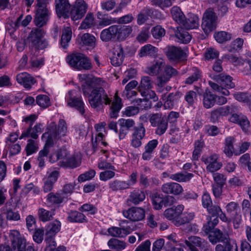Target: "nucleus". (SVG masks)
Returning <instances> with one entry per match:
<instances>
[{
    "instance_id": "1",
    "label": "nucleus",
    "mask_w": 251,
    "mask_h": 251,
    "mask_svg": "<svg viewBox=\"0 0 251 251\" xmlns=\"http://www.w3.org/2000/svg\"><path fill=\"white\" fill-rule=\"evenodd\" d=\"M106 82L100 78H94L82 85L84 96L88 98L90 106L96 108L104 104L108 105L111 100L104 89Z\"/></svg>"
},
{
    "instance_id": "2",
    "label": "nucleus",
    "mask_w": 251,
    "mask_h": 251,
    "mask_svg": "<svg viewBox=\"0 0 251 251\" xmlns=\"http://www.w3.org/2000/svg\"><path fill=\"white\" fill-rule=\"evenodd\" d=\"M44 31L40 28H33L30 32L27 38L29 47L30 49L31 63L32 66L40 67L44 64V59L42 58H36L39 54V50H43L48 46V42L41 40Z\"/></svg>"
},
{
    "instance_id": "3",
    "label": "nucleus",
    "mask_w": 251,
    "mask_h": 251,
    "mask_svg": "<svg viewBox=\"0 0 251 251\" xmlns=\"http://www.w3.org/2000/svg\"><path fill=\"white\" fill-rule=\"evenodd\" d=\"M132 31V27L129 25H114L101 31L100 39L104 42L110 40L124 41Z\"/></svg>"
},
{
    "instance_id": "4",
    "label": "nucleus",
    "mask_w": 251,
    "mask_h": 251,
    "mask_svg": "<svg viewBox=\"0 0 251 251\" xmlns=\"http://www.w3.org/2000/svg\"><path fill=\"white\" fill-rule=\"evenodd\" d=\"M48 132L44 133L42 138L46 137L48 134V139L46 143L50 146L54 144L53 140L59 139L66 135L67 132V127L65 121L63 119H60L58 125L54 122L50 124L48 127Z\"/></svg>"
},
{
    "instance_id": "5",
    "label": "nucleus",
    "mask_w": 251,
    "mask_h": 251,
    "mask_svg": "<svg viewBox=\"0 0 251 251\" xmlns=\"http://www.w3.org/2000/svg\"><path fill=\"white\" fill-rule=\"evenodd\" d=\"M66 61L71 67L78 70H89L92 68L90 60L80 53L75 52L68 55Z\"/></svg>"
},
{
    "instance_id": "6",
    "label": "nucleus",
    "mask_w": 251,
    "mask_h": 251,
    "mask_svg": "<svg viewBox=\"0 0 251 251\" xmlns=\"http://www.w3.org/2000/svg\"><path fill=\"white\" fill-rule=\"evenodd\" d=\"M12 248L15 251H37L33 245H26V240L16 230H11L9 235Z\"/></svg>"
},
{
    "instance_id": "7",
    "label": "nucleus",
    "mask_w": 251,
    "mask_h": 251,
    "mask_svg": "<svg viewBox=\"0 0 251 251\" xmlns=\"http://www.w3.org/2000/svg\"><path fill=\"white\" fill-rule=\"evenodd\" d=\"M65 99L68 106L75 108L81 115H84V103L78 92L75 90L69 91L66 96Z\"/></svg>"
},
{
    "instance_id": "8",
    "label": "nucleus",
    "mask_w": 251,
    "mask_h": 251,
    "mask_svg": "<svg viewBox=\"0 0 251 251\" xmlns=\"http://www.w3.org/2000/svg\"><path fill=\"white\" fill-rule=\"evenodd\" d=\"M217 17L212 8L207 9L204 13L201 24L202 28L206 34L214 30L216 27Z\"/></svg>"
},
{
    "instance_id": "9",
    "label": "nucleus",
    "mask_w": 251,
    "mask_h": 251,
    "mask_svg": "<svg viewBox=\"0 0 251 251\" xmlns=\"http://www.w3.org/2000/svg\"><path fill=\"white\" fill-rule=\"evenodd\" d=\"M149 121L152 126L156 127L155 133L157 135H162L168 128L167 120L165 116H162L160 113L151 115Z\"/></svg>"
},
{
    "instance_id": "10",
    "label": "nucleus",
    "mask_w": 251,
    "mask_h": 251,
    "mask_svg": "<svg viewBox=\"0 0 251 251\" xmlns=\"http://www.w3.org/2000/svg\"><path fill=\"white\" fill-rule=\"evenodd\" d=\"M50 12L46 6L37 5L34 18L35 25L41 27L46 25L49 20Z\"/></svg>"
},
{
    "instance_id": "11",
    "label": "nucleus",
    "mask_w": 251,
    "mask_h": 251,
    "mask_svg": "<svg viewBox=\"0 0 251 251\" xmlns=\"http://www.w3.org/2000/svg\"><path fill=\"white\" fill-rule=\"evenodd\" d=\"M61 226V222L57 220H55L49 223L46 226V235L48 237L45 239V241L49 243L50 246H55L56 243L53 240L52 237L55 236L60 231Z\"/></svg>"
},
{
    "instance_id": "12",
    "label": "nucleus",
    "mask_w": 251,
    "mask_h": 251,
    "mask_svg": "<svg viewBox=\"0 0 251 251\" xmlns=\"http://www.w3.org/2000/svg\"><path fill=\"white\" fill-rule=\"evenodd\" d=\"M87 9L86 3L83 0H77L70 11L73 21L81 19L85 14Z\"/></svg>"
},
{
    "instance_id": "13",
    "label": "nucleus",
    "mask_w": 251,
    "mask_h": 251,
    "mask_svg": "<svg viewBox=\"0 0 251 251\" xmlns=\"http://www.w3.org/2000/svg\"><path fill=\"white\" fill-rule=\"evenodd\" d=\"M202 161L207 164L206 171L210 173H215L220 169L222 163L219 160V156L217 154H213L209 156L202 157Z\"/></svg>"
},
{
    "instance_id": "14",
    "label": "nucleus",
    "mask_w": 251,
    "mask_h": 251,
    "mask_svg": "<svg viewBox=\"0 0 251 251\" xmlns=\"http://www.w3.org/2000/svg\"><path fill=\"white\" fill-rule=\"evenodd\" d=\"M120 126L119 138L120 140L124 139L128 132L134 128L135 121L132 119L121 118L118 120Z\"/></svg>"
},
{
    "instance_id": "15",
    "label": "nucleus",
    "mask_w": 251,
    "mask_h": 251,
    "mask_svg": "<svg viewBox=\"0 0 251 251\" xmlns=\"http://www.w3.org/2000/svg\"><path fill=\"white\" fill-rule=\"evenodd\" d=\"M226 212L232 218L234 224L239 225L242 222V216L240 214V207L238 203L231 201L226 206Z\"/></svg>"
},
{
    "instance_id": "16",
    "label": "nucleus",
    "mask_w": 251,
    "mask_h": 251,
    "mask_svg": "<svg viewBox=\"0 0 251 251\" xmlns=\"http://www.w3.org/2000/svg\"><path fill=\"white\" fill-rule=\"evenodd\" d=\"M133 130L131 145L137 148L142 145L141 141L145 136L146 129L143 124H141L138 126H135Z\"/></svg>"
},
{
    "instance_id": "17",
    "label": "nucleus",
    "mask_w": 251,
    "mask_h": 251,
    "mask_svg": "<svg viewBox=\"0 0 251 251\" xmlns=\"http://www.w3.org/2000/svg\"><path fill=\"white\" fill-rule=\"evenodd\" d=\"M124 216L133 222L143 220L145 217V211L143 208L132 207L123 212Z\"/></svg>"
},
{
    "instance_id": "18",
    "label": "nucleus",
    "mask_w": 251,
    "mask_h": 251,
    "mask_svg": "<svg viewBox=\"0 0 251 251\" xmlns=\"http://www.w3.org/2000/svg\"><path fill=\"white\" fill-rule=\"evenodd\" d=\"M166 55L170 60L177 62L183 60L186 57L183 50L179 47L173 46L167 48Z\"/></svg>"
},
{
    "instance_id": "19",
    "label": "nucleus",
    "mask_w": 251,
    "mask_h": 251,
    "mask_svg": "<svg viewBox=\"0 0 251 251\" xmlns=\"http://www.w3.org/2000/svg\"><path fill=\"white\" fill-rule=\"evenodd\" d=\"M164 73L157 78V84L161 87L168 82L171 77L176 76L178 74L176 70L170 65H166L164 67Z\"/></svg>"
},
{
    "instance_id": "20",
    "label": "nucleus",
    "mask_w": 251,
    "mask_h": 251,
    "mask_svg": "<svg viewBox=\"0 0 251 251\" xmlns=\"http://www.w3.org/2000/svg\"><path fill=\"white\" fill-rule=\"evenodd\" d=\"M185 242L192 251L193 249H196V246L199 247L203 251H207L210 246L208 243L204 239L195 236H191L189 238V240H185Z\"/></svg>"
},
{
    "instance_id": "21",
    "label": "nucleus",
    "mask_w": 251,
    "mask_h": 251,
    "mask_svg": "<svg viewBox=\"0 0 251 251\" xmlns=\"http://www.w3.org/2000/svg\"><path fill=\"white\" fill-rule=\"evenodd\" d=\"M210 77L213 80L219 83L221 86H224L226 88H233L235 87V84L232 82V77L224 73L219 75L211 74Z\"/></svg>"
},
{
    "instance_id": "22",
    "label": "nucleus",
    "mask_w": 251,
    "mask_h": 251,
    "mask_svg": "<svg viewBox=\"0 0 251 251\" xmlns=\"http://www.w3.org/2000/svg\"><path fill=\"white\" fill-rule=\"evenodd\" d=\"M161 190L165 194L175 196L179 195L183 191L182 186L180 184L174 182L164 183L161 187Z\"/></svg>"
},
{
    "instance_id": "23",
    "label": "nucleus",
    "mask_w": 251,
    "mask_h": 251,
    "mask_svg": "<svg viewBox=\"0 0 251 251\" xmlns=\"http://www.w3.org/2000/svg\"><path fill=\"white\" fill-rule=\"evenodd\" d=\"M184 210V206L182 204L177 206L171 207L165 210L164 212V216L169 220H172L176 225V223L179 220V216L181 215Z\"/></svg>"
},
{
    "instance_id": "24",
    "label": "nucleus",
    "mask_w": 251,
    "mask_h": 251,
    "mask_svg": "<svg viewBox=\"0 0 251 251\" xmlns=\"http://www.w3.org/2000/svg\"><path fill=\"white\" fill-rule=\"evenodd\" d=\"M158 12L149 6L144 7L138 14L137 17V23L139 25L144 24L148 19L149 17L154 18V15H157Z\"/></svg>"
},
{
    "instance_id": "25",
    "label": "nucleus",
    "mask_w": 251,
    "mask_h": 251,
    "mask_svg": "<svg viewBox=\"0 0 251 251\" xmlns=\"http://www.w3.org/2000/svg\"><path fill=\"white\" fill-rule=\"evenodd\" d=\"M59 173L57 171H53L51 172L47 177L44 179V185L43 186V190L45 193L50 192L52 190L53 186L56 182Z\"/></svg>"
},
{
    "instance_id": "26",
    "label": "nucleus",
    "mask_w": 251,
    "mask_h": 251,
    "mask_svg": "<svg viewBox=\"0 0 251 251\" xmlns=\"http://www.w3.org/2000/svg\"><path fill=\"white\" fill-rule=\"evenodd\" d=\"M55 10L59 17H68L71 8L68 0H55Z\"/></svg>"
},
{
    "instance_id": "27",
    "label": "nucleus",
    "mask_w": 251,
    "mask_h": 251,
    "mask_svg": "<svg viewBox=\"0 0 251 251\" xmlns=\"http://www.w3.org/2000/svg\"><path fill=\"white\" fill-rule=\"evenodd\" d=\"M132 231L129 226L118 227L112 226L108 228L107 232L111 236L117 238H125Z\"/></svg>"
},
{
    "instance_id": "28",
    "label": "nucleus",
    "mask_w": 251,
    "mask_h": 251,
    "mask_svg": "<svg viewBox=\"0 0 251 251\" xmlns=\"http://www.w3.org/2000/svg\"><path fill=\"white\" fill-rule=\"evenodd\" d=\"M165 66V61L161 59L154 60L150 66L146 68V72L151 75H156L160 73Z\"/></svg>"
},
{
    "instance_id": "29",
    "label": "nucleus",
    "mask_w": 251,
    "mask_h": 251,
    "mask_svg": "<svg viewBox=\"0 0 251 251\" xmlns=\"http://www.w3.org/2000/svg\"><path fill=\"white\" fill-rule=\"evenodd\" d=\"M67 200V196H64L63 193L59 191L56 193L50 192L47 196L46 201L51 205H59Z\"/></svg>"
},
{
    "instance_id": "30",
    "label": "nucleus",
    "mask_w": 251,
    "mask_h": 251,
    "mask_svg": "<svg viewBox=\"0 0 251 251\" xmlns=\"http://www.w3.org/2000/svg\"><path fill=\"white\" fill-rule=\"evenodd\" d=\"M18 83L23 85L25 88L29 89L35 82L34 78L29 74L24 72L18 74L16 76Z\"/></svg>"
},
{
    "instance_id": "31",
    "label": "nucleus",
    "mask_w": 251,
    "mask_h": 251,
    "mask_svg": "<svg viewBox=\"0 0 251 251\" xmlns=\"http://www.w3.org/2000/svg\"><path fill=\"white\" fill-rule=\"evenodd\" d=\"M228 238V235L224 234L218 228L214 229L208 236L209 241L212 244H216L218 242H225Z\"/></svg>"
},
{
    "instance_id": "32",
    "label": "nucleus",
    "mask_w": 251,
    "mask_h": 251,
    "mask_svg": "<svg viewBox=\"0 0 251 251\" xmlns=\"http://www.w3.org/2000/svg\"><path fill=\"white\" fill-rule=\"evenodd\" d=\"M182 94L179 91L169 94L164 103V107L166 109H173L177 104Z\"/></svg>"
},
{
    "instance_id": "33",
    "label": "nucleus",
    "mask_w": 251,
    "mask_h": 251,
    "mask_svg": "<svg viewBox=\"0 0 251 251\" xmlns=\"http://www.w3.org/2000/svg\"><path fill=\"white\" fill-rule=\"evenodd\" d=\"M199 19L198 16L195 14H190L188 15L187 18H184L183 22L181 23L184 28L187 29L196 28L199 25Z\"/></svg>"
},
{
    "instance_id": "34",
    "label": "nucleus",
    "mask_w": 251,
    "mask_h": 251,
    "mask_svg": "<svg viewBox=\"0 0 251 251\" xmlns=\"http://www.w3.org/2000/svg\"><path fill=\"white\" fill-rule=\"evenodd\" d=\"M108 187L110 190L113 192H122L129 188V183L126 181L115 179L110 181Z\"/></svg>"
},
{
    "instance_id": "35",
    "label": "nucleus",
    "mask_w": 251,
    "mask_h": 251,
    "mask_svg": "<svg viewBox=\"0 0 251 251\" xmlns=\"http://www.w3.org/2000/svg\"><path fill=\"white\" fill-rule=\"evenodd\" d=\"M146 194L140 189H135L130 192L127 201L135 205L139 204L145 200Z\"/></svg>"
},
{
    "instance_id": "36",
    "label": "nucleus",
    "mask_w": 251,
    "mask_h": 251,
    "mask_svg": "<svg viewBox=\"0 0 251 251\" xmlns=\"http://www.w3.org/2000/svg\"><path fill=\"white\" fill-rule=\"evenodd\" d=\"M230 120L232 122L238 124L244 131H246L250 126V122L246 116L241 114H233Z\"/></svg>"
},
{
    "instance_id": "37",
    "label": "nucleus",
    "mask_w": 251,
    "mask_h": 251,
    "mask_svg": "<svg viewBox=\"0 0 251 251\" xmlns=\"http://www.w3.org/2000/svg\"><path fill=\"white\" fill-rule=\"evenodd\" d=\"M217 96L212 93L208 89L205 90L203 94V106L207 108L213 107L216 101Z\"/></svg>"
},
{
    "instance_id": "38",
    "label": "nucleus",
    "mask_w": 251,
    "mask_h": 251,
    "mask_svg": "<svg viewBox=\"0 0 251 251\" xmlns=\"http://www.w3.org/2000/svg\"><path fill=\"white\" fill-rule=\"evenodd\" d=\"M158 49L153 46L148 44L142 47L139 50V55L140 57L150 56L155 57L157 55Z\"/></svg>"
},
{
    "instance_id": "39",
    "label": "nucleus",
    "mask_w": 251,
    "mask_h": 251,
    "mask_svg": "<svg viewBox=\"0 0 251 251\" xmlns=\"http://www.w3.org/2000/svg\"><path fill=\"white\" fill-rule=\"evenodd\" d=\"M194 176V174L189 173H177L170 175L169 178L173 180L179 182H186Z\"/></svg>"
},
{
    "instance_id": "40",
    "label": "nucleus",
    "mask_w": 251,
    "mask_h": 251,
    "mask_svg": "<svg viewBox=\"0 0 251 251\" xmlns=\"http://www.w3.org/2000/svg\"><path fill=\"white\" fill-rule=\"evenodd\" d=\"M97 18L100 20L99 25L101 27H104L112 24L116 23V18H112L111 16L103 14L102 12L99 11L97 13Z\"/></svg>"
},
{
    "instance_id": "41",
    "label": "nucleus",
    "mask_w": 251,
    "mask_h": 251,
    "mask_svg": "<svg viewBox=\"0 0 251 251\" xmlns=\"http://www.w3.org/2000/svg\"><path fill=\"white\" fill-rule=\"evenodd\" d=\"M116 51L117 53H114L110 58L111 64L116 67L119 66L123 63L125 57L124 50L121 46L119 47Z\"/></svg>"
},
{
    "instance_id": "42",
    "label": "nucleus",
    "mask_w": 251,
    "mask_h": 251,
    "mask_svg": "<svg viewBox=\"0 0 251 251\" xmlns=\"http://www.w3.org/2000/svg\"><path fill=\"white\" fill-rule=\"evenodd\" d=\"M176 37L178 39V42L183 44H187L191 40V36L182 27H177L175 33Z\"/></svg>"
},
{
    "instance_id": "43",
    "label": "nucleus",
    "mask_w": 251,
    "mask_h": 251,
    "mask_svg": "<svg viewBox=\"0 0 251 251\" xmlns=\"http://www.w3.org/2000/svg\"><path fill=\"white\" fill-rule=\"evenodd\" d=\"M67 219L72 223L87 222L86 216L83 213L77 211H70L68 214Z\"/></svg>"
},
{
    "instance_id": "44",
    "label": "nucleus",
    "mask_w": 251,
    "mask_h": 251,
    "mask_svg": "<svg viewBox=\"0 0 251 251\" xmlns=\"http://www.w3.org/2000/svg\"><path fill=\"white\" fill-rule=\"evenodd\" d=\"M38 215L40 221L46 222L53 219V216L55 215V210H47L44 208H40L38 209Z\"/></svg>"
},
{
    "instance_id": "45",
    "label": "nucleus",
    "mask_w": 251,
    "mask_h": 251,
    "mask_svg": "<svg viewBox=\"0 0 251 251\" xmlns=\"http://www.w3.org/2000/svg\"><path fill=\"white\" fill-rule=\"evenodd\" d=\"M190 75L185 81V83L192 84L194 82L197 81L202 76V72L197 67H193L190 70Z\"/></svg>"
},
{
    "instance_id": "46",
    "label": "nucleus",
    "mask_w": 251,
    "mask_h": 251,
    "mask_svg": "<svg viewBox=\"0 0 251 251\" xmlns=\"http://www.w3.org/2000/svg\"><path fill=\"white\" fill-rule=\"evenodd\" d=\"M62 166L70 169H74L80 166L81 160L79 158L73 156L62 161Z\"/></svg>"
},
{
    "instance_id": "47",
    "label": "nucleus",
    "mask_w": 251,
    "mask_h": 251,
    "mask_svg": "<svg viewBox=\"0 0 251 251\" xmlns=\"http://www.w3.org/2000/svg\"><path fill=\"white\" fill-rule=\"evenodd\" d=\"M72 34V32L71 27H64L62 31L60 41L61 45L64 49H66L67 47L68 43L71 39Z\"/></svg>"
},
{
    "instance_id": "48",
    "label": "nucleus",
    "mask_w": 251,
    "mask_h": 251,
    "mask_svg": "<svg viewBox=\"0 0 251 251\" xmlns=\"http://www.w3.org/2000/svg\"><path fill=\"white\" fill-rule=\"evenodd\" d=\"M152 87V81L151 77L148 76H143L138 88L140 93L148 89H151Z\"/></svg>"
},
{
    "instance_id": "49",
    "label": "nucleus",
    "mask_w": 251,
    "mask_h": 251,
    "mask_svg": "<svg viewBox=\"0 0 251 251\" xmlns=\"http://www.w3.org/2000/svg\"><path fill=\"white\" fill-rule=\"evenodd\" d=\"M51 147V146L46 143L43 149L40 151L37 159L38 162V166L40 168H43L44 167L45 165V158L47 157L50 151L49 149Z\"/></svg>"
},
{
    "instance_id": "50",
    "label": "nucleus",
    "mask_w": 251,
    "mask_h": 251,
    "mask_svg": "<svg viewBox=\"0 0 251 251\" xmlns=\"http://www.w3.org/2000/svg\"><path fill=\"white\" fill-rule=\"evenodd\" d=\"M81 41L84 45L88 49H94L96 46V38L89 33L84 34L81 37Z\"/></svg>"
},
{
    "instance_id": "51",
    "label": "nucleus",
    "mask_w": 251,
    "mask_h": 251,
    "mask_svg": "<svg viewBox=\"0 0 251 251\" xmlns=\"http://www.w3.org/2000/svg\"><path fill=\"white\" fill-rule=\"evenodd\" d=\"M108 246L112 250H124L126 247V243L116 238L110 239L107 243Z\"/></svg>"
},
{
    "instance_id": "52",
    "label": "nucleus",
    "mask_w": 251,
    "mask_h": 251,
    "mask_svg": "<svg viewBox=\"0 0 251 251\" xmlns=\"http://www.w3.org/2000/svg\"><path fill=\"white\" fill-rule=\"evenodd\" d=\"M36 118L37 116L35 114L30 115L29 116L26 117L25 118H24L23 121H24L26 123L29 122L30 125L27 128V129L22 133V135L19 137L20 139L29 137V133L31 129V126L33 123L36 120Z\"/></svg>"
},
{
    "instance_id": "53",
    "label": "nucleus",
    "mask_w": 251,
    "mask_h": 251,
    "mask_svg": "<svg viewBox=\"0 0 251 251\" xmlns=\"http://www.w3.org/2000/svg\"><path fill=\"white\" fill-rule=\"evenodd\" d=\"M171 13L173 19L179 24L183 22L185 16L179 7L174 6L171 8Z\"/></svg>"
},
{
    "instance_id": "54",
    "label": "nucleus",
    "mask_w": 251,
    "mask_h": 251,
    "mask_svg": "<svg viewBox=\"0 0 251 251\" xmlns=\"http://www.w3.org/2000/svg\"><path fill=\"white\" fill-rule=\"evenodd\" d=\"M219 223V219L218 217H215L213 219L211 217H209V219L207 223L204 224L202 227V230L206 233H208L212 231L216 226Z\"/></svg>"
},
{
    "instance_id": "55",
    "label": "nucleus",
    "mask_w": 251,
    "mask_h": 251,
    "mask_svg": "<svg viewBox=\"0 0 251 251\" xmlns=\"http://www.w3.org/2000/svg\"><path fill=\"white\" fill-rule=\"evenodd\" d=\"M151 198L154 208L156 210L161 209L164 205L163 197H161L160 194L155 193L151 195Z\"/></svg>"
},
{
    "instance_id": "56",
    "label": "nucleus",
    "mask_w": 251,
    "mask_h": 251,
    "mask_svg": "<svg viewBox=\"0 0 251 251\" xmlns=\"http://www.w3.org/2000/svg\"><path fill=\"white\" fill-rule=\"evenodd\" d=\"M215 40L220 43L229 41L232 38V34L226 31H220L214 34Z\"/></svg>"
},
{
    "instance_id": "57",
    "label": "nucleus",
    "mask_w": 251,
    "mask_h": 251,
    "mask_svg": "<svg viewBox=\"0 0 251 251\" xmlns=\"http://www.w3.org/2000/svg\"><path fill=\"white\" fill-rule=\"evenodd\" d=\"M94 16L92 13H88L82 22L80 28L86 29L91 28L94 25Z\"/></svg>"
},
{
    "instance_id": "58",
    "label": "nucleus",
    "mask_w": 251,
    "mask_h": 251,
    "mask_svg": "<svg viewBox=\"0 0 251 251\" xmlns=\"http://www.w3.org/2000/svg\"><path fill=\"white\" fill-rule=\"evenodd\" d=\"M133 102L136 105L137 108H138V110L146 109L151 107V102L149 100L144 99H137L135 100Z\"/></svg>"
},
{
    "instance_id": "59",
    "label": "nucleus",
    "mask_w": 251,
    "mask_h": 251,
    "mask_svg": "<svg viewBox=\"0 0 251 251\" xmlns=\"http://www.w3.org/2000/svg\"><path fill=\"white\" fill-rule=\"evenodd\" d=\"M194 213H184L181 217H179V220L176 222V226H179L189 223L194 219Z\"/></svg>"
},
{
    "instance_id": "60",
    "label": "nucleus",
    "mask_w": 251,
    "mask_h": 251,
    "mask_svg": "<svg viewBox=\"0 0 251 251\" xmlns=\"http://www.w3.org/2000/svg\"><path fill=\"white\" fill-rule=\"evenodd\" d=\"M237 109V107L233 105L221 107L219 108H218L221 116H226L229 114H231L232 115Z\"/></svg>"
},
{
    "instance_id": "61",
    "label": "nucleus",
    "mask_w": 251,
    "mask_h": 251,
    "mask_svg": "<svg viewBox=\"0 0 251 251\" xmlns=\"http://www.w3.org/2000/svg\"><path fill=\"white\" fill-rule=\"evenodd\" d=\"M36 101L38 105L43 108H46L50 105V99L47 95H38Z\"/></svg>"
},
{
    "instance_id": "62",
    "label": "nucleus",
    "mask_w": 251,
    "mask_h": 251,
    "mask_svg": "<svg viewBox=\"0 0 251 251\" xmlns=\"http://www.w3.org/2000/svg\"><path fill=\"white\" fill-rule=\"evenodd\" d=\"M96 175V172L94 170L91 169L80 175L78 177V181L79 182H84L92 179Z\"/></svg>"
},
{
    "instance_id": "63",
    "label": "nucleus",
    "mask_w": 251,
    "mask_h": 251,
    "mask_svg": "<svg viewBox=\"0 0 251 251\" xmlns=\"http://www.w3.org/2000/svg\"><path fill=\"white\" fill-rule=\"evenodd\" d=\"M4 213L6 215V218L10 221H18L20 219V215L18 212L14 211L11 208H7Z\"/></svg>"
},
{
    "instance_id": "64",
    "label": "nucleus",
    "mask_w": 251,
    "mask_h": 251,
    "mask_svg": "<svg viewBox=\"0 0 251 251\" xmlns=\"http://www.w3.org/2000/svg\"><path fill=\"white\" fill-rule=\"evenodd\" d=\"M153 37L155 39H160L165 34V30L160 25L153 27L151 30Z\"/></svg>"
}]
</instances>
